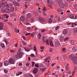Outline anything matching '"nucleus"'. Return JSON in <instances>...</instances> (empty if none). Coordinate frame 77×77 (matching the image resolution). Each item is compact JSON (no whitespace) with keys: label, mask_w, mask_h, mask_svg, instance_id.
Wrapping results in <instances>:
<instances>
[{"label":"nucleus","mask_w":77,"mask_h":77,"mask_svg":"<svg viewBox=\"0 0 77 77\" xmlns=\"http://www.w3.org/2000/svg\"><path fill=\"white\" fill-rule=\"evenodd\" d=\"M48 2L49 4H50V5H51L53 4V2L51 0H48Z\"/></svg>","instance_id":"nucleus-22"},{"label":"nucleus","mask_w":77,"mask_h":77,"mask_svg":"<svg viewBox=\"0 0 77 77\" xmlns=\"http://www.w3.org/2000/svg\"><path fill=\"white\" fill-rule=\"evenodd\" d=\"M26 16L28 18H29L32 17V14L31 13L28 14L26 15Z\"/></svg>","instance_id":"nucleus-14"},{"label":"nucleus","mask_w":77,"mask_h":77,"mask_svg":"<svg viewBox=\"0 0 77 77\" xmlns=\"http://www.w3.org/2000/svg\"><path fill=\"white\" fill-rule=\"evenodd\" d=\"M75 69L74 70V71H73L72 72V75H74V74H75Z\"/></svg>","instance_id":"nucleus-60"},{"label":"nucleus","mask_w":77,"mask_h":77,"mask_svg":"<svg viewBox=\"0 0 77 77\" xmlns=\"http://www.w3.org/2000/svg\"><path fill=\"white\" fill-rule=\"evenodd\" d=\"M57 2H58V3H59L62 2V0H57Z\"/></svg>","instance_id":"nucleus-48"},{"label":"nucleus","mask_w":77,"mask_h":77,"mask_svg":"<svg viewBox=\"0 0 77 77\" xmlns=\"http://www.w3.org/2000/svg\"><path fill=\"white\" fill-rule=\"evenodd\" d=\"M1 10L2 13H3V14L5 13L6 11H5V10H4L3 9H2Z\"/></svg>","instance_id":"nucleus-26"},{"label":"nucleus","mask_w":77,"mask_h":77,"mask_svg":"<svg viewBox=\"0 0 77 77\" xmlns=\"http://www.w3.org/2000/svg\"><path fill=\"white\" fill-rule=\"evenodd\" d=\"M70 18H71V19H74V15L73 14H70Z\"/></svg>","instance_id":"nucleus-13"},{"label":"nucleus","mask_w":77,"mask_h":77,"mask_svg":"<svg viewBox=\"0 0 77 77\" xmlns=\"http://www.w3.org/2000/svg\"><path fill=\"white\" fill-rule=\"evenodd\" d=\"M4 71L5 72V73H8V70H7V69H5L4 70Z\"/></svg>","instance_id":"nucleus-43"},{"label":"nucleus","mask_w":77,"mask_h":77,"mask_svg":"<svg viewBox=\"0 0 77 77\" xmlns=\"http://www.w3.org/2000/svg\"><path fill=\"white\" fill-rule=\"evenodd\" d=\"M20 20H21V21H24V20L25 19V18L24 16H22L20 17Z\"/></svg>","instance_id":"nucleus-10"},{"label":"nucleus","mask_w":77,"mask_h":77,"mask_svg":"<svg viewBox=\"0 0 77 77\" xmlns=\"http://www.w3.org/2000/svg\"><path fill=\"white\" fill-rule=\"evenodd\" d=\"M34 56H35V55H34V54H31L30 56H31V57H34Z\"/></svg>","instance_id":"nucleus-57"},{"label":"nucleus","mask_w":77,"mask_h":77,"mask_svg":"<svg viewBox=\"0 0 77 77\" xmlns=\"http://www.w3.org/2000/svg\"><path fill=\"white\" fill-rule=\"evenodd\" d=\"M68 39V37H66L64 38V41H67Z\"/></svg>","instance_id":"nucleus-37"},{"label":"nucleus","mask_w":77,"mask_h":77,"mask_svg":"<svg viewBox=\"0 0 77 77\" xmlns=\"http://www.w3.org/2000/svg\"><path fill=\"white\" fill-rule=\"evenodd\" d=\"M50 53H52V52H53V49L51 48L50 49Z\"/></svg>","instance_id":"nucleus-52"},{"label":"nucleus","mask_w":77,"mask_h":77,"mask_svg":"<svg viewBox=\"0 0 77 77\" xmlns=\"http://www.w3.org/2000/svg\"><path fill=\"white\" fill-rule=\"evenodd\" d=\"M77 57L75 56L72 57L71 60L73 62V63L74 65H75L77 63Z\"/></svg>","instance_id":"nucleus-2"},{"label":"nucleus","mask_w":77,"mask_h":77,"mask_svg":"<svg viewBox=\"0 0 77 77\" xmlns=\"http://www.w3.org/2000/svg\"><path fill=\"white\" fill-rule=\"evenodd\" d=\"M45 29H43L42 30V32H45Z\"/></svg>","instance_id":"nucleus-59"},{"label":"nucleus","mask_w":77,"mask_h":77,"mask_svg":"<svg viewBox=\"0 0 77 77\" xmlns=\"http://www.w3.org/2000/svg\"><path fill=\"white\" fill-rule=\"evenodd\" d=\"M9 62L10 63H11V64H15V60L14 58H11L9 60Z\"/></svg>","instance_id":"nucleus-3"},{"label":"nucleus","mask_w":77,"mask_h":77,"mask_svg":"<svg viewBox=\"0 0 77 77\" xmlns=\"http://www.w3.org/2000/svg\"><path fill=\"white\" fill-rule=\"evenodd\" d=\"M43 14L44 16H46V13H45V12H43Z\"/></svg>","instance_id":"nucleus-53"},{"label":"nucleus","mask_w":77,"mask_h":77,"mask_svg":"<svg viewBox=\"0 0 77 77\" xmlns=\"http://www.w3.org/2000/svg\"><path fill=\"white\" fill-rule=\"evenodd\" d=\"M74 8L76 9L77 10V6L76 5H74Z\"/></svg>","instance_id":"nucleus-47"},{"label":"nucleus","mask_w":77,"mask_h":77,"mask_svg":"<svg viewBox=\"0 0 77 77\" xmlns=\"http://www.w3.org/2000/svg\"><path fill=\"white\" fill-rule=\"evenodd\" d=\"M55 45H60V43L59 42H57L55 43Z\"/></svg>","instance_id":"nucleus-31"},{"label":"nucleus","mask_w":77,"mask_h":77,"mask_svg":"<svg viewBox=\"0 0 77 77\" xmlns=\"http://www.w3.org/2000/svg\"><path fill=\"white\" fill-rule=\"evenodd\" d=\"M58 20L59 22L60 21V17H58Z\"/></svg>","instance_id":"nucleus-51"},{"label":"nucleus","mask_w":77,"mask_h":77,"mask_svg":"<svg viewBox=\"0 0 77 77\" xmlns=\"http://www.w3.org/2000/svg\"><path fill=\"white\" fill-rule=\"evenodd\" d=\"M3 29V26H0V30H2Z\"/></svg>","instance_id":"nucleus-46"},{"label":"nucleus","mask_w":77,"mask_h":77,"mask_svg":"<svg viewBox=\"0 0 77 77\" xmlns=\"http://www.w3.org/2000/svg\"><path fill=\"white\" fill-rule=\"evenodd\" d=\"M31 63L32 64V67H33V66H34V65H35V62L32 61L31 62Z\"/></svg>","instance_id":"nucleus-35"},{"label":"nucleus","mask_w":77,"mask_h":77,"mask_svg":"<svg viewBox=\"0 0 77 77\" xmlns=\"http://www.w3.org/2000/svg\"><path fill=\"white\" fill-rule=\"evenodd\" d=\"M19 65H20V66H22V63H19Z\"/></svg>","instance_id":"nucleus-64"},{"label":"nucleus","mask_w":77,"mask_h":77,"mask_svg":"<svg viewBox=\"0 0 77 77\" xmlns=\"http://www.w3.org/2000/svg\"><path fill=\"white\" fill-rule=\"evenodd\" d=\"M49 58H50V57H48V58H47L45 59V62H48V63H50V60H48L47 61V60Z\"/></svg>","instance_id":"nucleus-19"},{"label":"nucleus","mask_w":77,"mask_h":77,"mask_svg":"<svg viewBox=\"0 0 77 77\" xmlns=\"http://www.w3.org/2000/svg\"><path fill=\"white\" fill-rule=\"evenodd\" d=\"M16 14L15 13H13L10 15L11 17H16Z\"/></svg>","instance_id":"nucleus-20"},{"label":"nucleus","mask_w":77,"mask_h":77,"mask_svg":"<svg viewBox=\"0 0 77 77\" xmlns=\"http://www.w3.org/2000/svg\"><path fill=\"white\" fill-rule=\"evenodd\" d=\"M0 45L2 48H5V45L4 44L2 43Z\"/></svg>","instance_id":"nucleus-17"},{"label":"nucleus","mask_w":77,"mask_h":77,"mask_svg":"<svg viewBox=\"0 0 77 77\" xmlns=\"http://www.w3.org/2000/svg\"><path fill=\"white\" fill-rule=\"evenodd\" d=\"M56 20L55 19L53 20V23H56Z\"/></svg>","instance_id":"nucleus-63"},{"label":"nucleus","mask_w":77,"mask_h":77,"mask_svg":"<svg viewBox=\"0 0 77 77\" xmlns=\"http://www.w3.org/2000/svg\"><path fill=\"white\" fill-rule=\"evenodd\" d=\"M4 5L5 6H4V7L5 8V6H6V7H7V8H9V5L8 4H7V2H4Z\"/></svg>","instance_id":"nucleus-12"},{"label":"nucleus","mask_w":77,"mask_h":77,"mask_svg":"<svg viewBox=\"0 0 77 77\" xmlns=\"http://www.w3.org/2000/svg\"><path fill=\"white\" fill-rule=\"evenodd\" d=\"M5 19V18L4 17H2V20H4Z\"/></svg>","instance_id":"nucleus-62"},{"label":"nucleus","mask_w":77,"mask_h":77,"mask_svg":"<svg viewBox=\"0 0 77 77\" xmlns=\"http://www.w3.org/2000/svg\"><path fill=\"white\" fill-rule=\"evenodd\" d=\"M59 6L61 8H64V4L63 2H61L59 3Z\"/></svg>","instance_id":"nucleus-6"},{"label":"nucleus","mask_w":77,"mask_h":77,"mask_svg":"<svg viewBox=\"0 0 77 77\" xmlns=\"http://www.w3.org/2000/svg\"><path fill=\"white\" fill-rule=\"evenodd\" d=\"M31 33H26V34H25V36H28V35H30Z\"/></svg>","instance_id":"nucleus-44"},{"label":"nucleus","mask_w":77,"mask_h":77,"mask_svg":"<svg viewBox=\"0 0 77 77\" xmlns=\"http://www.w3.org/2000/svg\"><path fill=\"white\" fill-rule=\"evenodd\" d=\"M40 49H44V46H42L40 47Z\"/></svg>","instance_id":"nucleus-55"},{"label":"nucleus","mask_w":77,"mask_h":77,"mask_svg":"<svg viewBox=\"0 0 77 77\" xmlns=\"http://www.w3.org/2000/svg\"><path fill=\"white\" fill-rule=\"evenodd\" d=\"M34 14H35V15L37 16V15H39V13H38V11H35L34 12Z\"/></svg>","instance_id":"nucleus-32"},{"label":"nucleus","mask_w":77,"mask_h":77,"mask_svg":"<svg viewBox=\"0 0 77 77\" xmlns=\"http://www.w3.org/2000/svg\"><path fill=\"white\" fill-rule=\"evenodd\" d=\"M10 11L11 12H14V7L11 8Z\"/></svg>","instance_id":"nucleus-28"},{"label":"nucleus","mask_w":77,"mask_h":77,"mask_svg":"<svg viewBox=\"0 0 77 77\" xmlns=\"http://www.w3.org/2000/svg\"><path fill=\"white\" fill-rule=\"evenodd\" d=\"M13 4L16 6H20V4L17 2H13Z\"/></svg>","instance_id":"nucleus-5"},{"label":"nucleus","mask_w":77,"mask_h":77,"mask_svg":"<svg viewBox=\"0 0 77 77\" xmlns=\"http://www.w3.org/2000/svg\"><path fill=\"white\" fill-rule=\"evenodd\" d=\"M35 32H32L31 34V37H34V36H35Z\"/></svg>","instance_id":"nucleus-24"},{"label":"nucleus","mask_w":77,"mask_h":77,"mask_svg":"<svg viewBox=\"0 0 77 77\" xmlns=\"http://www.w3.org/2000/svg\"><path fill=\"white\" fill-rule=\"evenodd\" d=\"M28 77H33V76H32V75L30 74H29L28 75Z\"/></svg>","instance_id":"nucleus-49"},{"label":"nucleus","mask_w":77,"mask_h":77,"mask_svg":"<svg viewBox=\"0 0 77 77\" xmlns=\"http://www.w3.org/2000/svg\"><path fill=\"white\" fill-rule=\"evenodd\" d=\"M38 69L37 68H35L33 71V72L34 74H36L37 73V72H38Z\"/></svg>","instance_id":"nucleus-8"},{"label":"nucleus","mask_w":77,"mask_h":77,"mask_svg":"<svg viewBox=\"0 0 77 77\" xmlns=\"http://www.w3.org/2000/svg\"><path fill=\"white\" fill-rule=\"evenodd\" d=\"M7 10L6 11V12L7 13H10L11 12V11H10L9 10V9L7 8Z\"/></svg>","instance_id":"nucleus-36"},{"label":"nucleus","mask_w":77,"mask_h":77,"mask_svg":"<svg viewBox=\"0 0 77 77\" xmlns=\"http://www.w3.org/2000/svg\"><path fill=\"white\" fill-rule=\"evenodd\" d=\"M40 69H41V70H42V71H44V69H45V67H44V66H43L40 67Z\"/></svg>","instance_id":"nucleus-16"},{"label":"nucleus","mask_w":77,"mask_h":77,"mask_svg":"<svg viewBox=\"0 0 77 77\" xmlns=\"http://www.w3.org/2000/svg\"><path fill=\"white\" fill-rule=\"evenodd\" d=\"M22 37L24 40H26V37H25L24 36H23Z\"/></svg>","instance_id":"nucleus-56"},{"label":"nucleus","mask_w":77,"mask_h":77,"mask_svg":"<svg viewBox=\"0 0 77 77\" xmlns=\"http://www.w3.org/2000/svg\"><path fill=\"white\" fill-rule=\"evenodd\" d=\"M63 52L64 53L66 52V48H64L62 49Z\"/></svg>","instance_id":"nucleus-30"},{"label":"nucleus","mask_w":77,"mask_h":77,"mask_svg":"<svg viewBox=\"0 0 77 77\" xmlns=\"http://www.w3.org/2000/svg\"><path fill=\"white\" fill-rule=\"evenodd\" d=\"M70 46H72V45H74V41H72L70 42Z\"/></svg>","instance_id":"nucleus-18"},{"label":"nucleus","mask_w":77,"mask_h":77,"mask_svg":"<svg viewBox=\"0 0 77 77\" xmlns=\"http://www.w3.org/2000/svg\"><path fill=\"white\" fill-rule=\"evenodd\" d=\"M5 66H8L9 65V62L8 60L5 61L4 62Z\"/></svg>","instance_id":"nucleus-9"},{"label":"nucleus","mask_w":77,"mask_h":77,"mask_svg":"<svg viewBox=\"0 0 77 77\" xmlns=\"http://www.w3.org/2000/svg\"><path fill=\"white\" fill-rule=\"evenodd\" d=\"M35 67H37V68H39V65L38 64H36L35 65Z\"/></svg>","instance_id":"nucleus-45"},{"label":"nucleus","mask_w":77,"mask_h":77,"mask_svg":"<svg viewBox=\"0 0 77 77\" xmlns=\"http://www.w3.org/2000/svg\"><path fill=\"white\" fill-rule=\"evenodd\" d=\"M22 43L24 45H26V42H24L23 41H22Z\"/></svg>","instance_id":"nucleus-38"},{"label":"nucleus","mask_w":77,"mask_h":77,"mask_svg":"<svg viewBox=\"0 0 77 77\" xmlns=\"http://www.w3.org/2000/svg\"><path fill=\"white\" fill-rule=\"evenodd\" d=\"M49 43L51 46H52V47H53L54 46V45H53V42H52V41H50L49 42Z\"/></svg>","instance_id":"nucleus-21"},{"label":"nucleus","mask_w":77,"mask_h":77,"mask_svg":"<svg viewBox=\"0 0 77 77\" xmlns=\"http://www.w3.org/2000/svg\"><path fill=\"white\" fill-rule=\"evenodd\" d=\"M62 33L63 35H66L68 33V30L66 29H65L62 32Z\"/></svg>","instance_id":"nucleus-7"},{"label":"nucleus","mask_w":77,"mask_h":77,"mask_svg":"<svg viewBox=\"0 0 77 77\" xmlns=\"http://www.w3.org/2000/svg\"><path fill=\"white\" fill-rule=\"evenodd\" d=\"M10 51L12 53H15V51H13L11 50H10Z\"/></svg>","instance_id":"nucleus-54"},{"label":"nucleus","mask_w":77,"mask_h":77,"mask_svg":"<svg viewBox=\"0 0 77 77\" xmlns=\"http://www.w3.org/2000/svg\"><path fill=\"white\" fill-rule=\"evenodd\" d=\"M66 69L67 71H68L69 69V68L68 67V66H66Z\"/></svg>","instance_id":"nucleus-41"},{"label":"nucleus","mask_w":77,"mask_h":77,"mask_svg":"<svg viewBox=\"0 0 77 77\" xmlns=\"http://www.w3.org/2000/svg\"><path fill=\"white\" fill-rule=\"evenodd\" d=\"M17 54L16 55V57L18 59H20L22 57L23 55H24V54L22 52L19 51L17 52Z\"/></svg>","instance_id":"nucleus-1"},{"label":"nucleus","mask_w":77,"mask_h":77,"mask_svg":"<svg viewBox=\"0 0 77 77\" xmlns=\"http://www.w3.org/2000/svg\"><path fill=\"white\" fill-rule=\"evenodd\" d=\"M63 57L64 59H66V55H63Z\"/></svg>","instance_id":"nucleus-39"},{"label":"nucleus","mask_w":77,"mask_h":77,"mask_svg":"<svg viewBox=\"0 0 77 77\" xmlns=\"http://www.w3.org/2000/svg\"><path fill=\"white\" fill-rule=\"evenodd\" d=\"M0 26H4V23H2V22H0Z\"/></svg>","instance_id":"nucleus-34"},{"label":"nucleus","mask_w":77,"mask_h":77,"mask_svg":"<svg viewBox=\"0 0 77 77\" xmlns=\"http://www.w3.org/2000/svg\"><path fill=\"white\" fill-rule=\"evenodd\" d=\"M24 49L26 51H29L30 50H29V49L27 48V47H25L24 48Z\"/></svg>","instance_id":"nucleus-15"},{"label":"nucleus","mask_w":77,"mask_h":77,"mask_svg":"<svg viewBox=\"0 0 77 77\" xmlns=\"http://www.w3.org/2000/svg\"><path fill=\"white\" fill-rule=\"evenodd\" d=\"M38 20L40 21H41V22H42V23H44V22H45V19L41 17H38Z\"/></svg>","instance_id":"nucleus-4"},{"label":"nucleus","mask_w":77,"mask_h":77,"mask_svg":"<svg viewBox=\"0 0 77 77\" xmlns=\"http://www.w3.org/2000/svg\"><path fill=\"white\" fill-rule=\"evenodd\" d=\"M72 50L73 51H77V48L75 47L73 48Z\"/></svg>","instance_id":"nucleus-27"},{"label":"nucleus","mask_w":77,"mask_h":77,"mask_svg":"<svg viewBox=\"0 0 77 77\" xmlns=\"http://www.w3.org/2000/svg\"><path fill=\"white\" fill-rule=\"evenodd\" d=\"M46 44H47V45H49V42H48V40H47L46 41Z\"/></svg>","instance_id":"nucleus-40"},{"label":"nucleus","mask_w":77,"mask_h":77,"mask_svg":"<svg viewBox=\"0 0 77 77\" xmlns=\"http://www.w3.org/2000/svg\"><path fill=\"white\" fill-rule=\"evenodd\" d=\"M43 11H45V12L46 11H47V10H46V8H43Z\"/></svg>","instance_id":"nucleus-50"},{"label":"nucleus","mask_w":77,"mask_h":77,"mask_svg":"<svg viewBox=\"0 0 77 77\" xmlns=\"http://www.w3.org/2000/svg\"><path fill=\"white\" fill-rule=\"evenodd\" d=\"M48 22L49 23H50L51 24L52 23V20H51V19L49 18V20H48Z\"/></svg>","instance_id":"nucleus-23"},{"label":"nucleus","mask_w":77,"mask_h":77,"mask_svg":"<svg viewBox=\"0 0 77 77\" xmlns=\"http://www.w3.org/2000/svg\"><path fill=\"white\" fill-rule=\"evenodd\" d=\"M42 36V35L40 33H38V34L37 35V38L39 39H41V36Z\"/></svg>","instance_id":"nucleus-11"},{"label":"nucleus","mask_w":77,"mask_h":77,"mask_svg":"<svg viewBox=\"0 0 77 77\" xmlns=\"http://www.w3.org/2000/svg\"><path fill=\"white\" fill-rule=\"evenodd\" d=\"M34 51H36L37 50H36V46H34Z\"/></svg>","instance_id":"nucleus-42"},{"label":"nucleus","mask_w":77,"mask_h":77,"mask_svg":"<svg viewBox=\"0 0 77 77\" xmlns=\"http://www.w3.org/2000/svg\"><path fill=\"white\" fill-rule=\"evenodd\" d=\"M14 30L16 32H17V29L16 28H14Z\"/></svg>","instance_id":"nucleus-58"},{"label":"nucleus","mask_w":77,"mask_h":77,"mask_svg":"<svg viewBox=\"0 0 77 77\" xmlns=\"http://www.w3.org/2000/svg\"><path fill=\"white\" fill-rule=\"evenodd\" d=\"M31 22H33V21H34V20L33 19H31Z\"/></svg>","instance_id":"nucleus-61"},{"label":"nucleus","mask_w":77,"mask_h":77,"mask_svg":"<svg viewBox=\"0 0 77 77\" xmlns=\"http://www.w3.org/2000/svg\"><path fill=\"white\" fill-rule=\"evenodd\" d=\"M74 32L75 33H77V28H75L74 29Z\"/></svg>","instance_id":"nucleus-33"},{"label":"nucleus","mask_w":77,"mask_h":77,"mask_svg":"<svg viewBox=\"0 0 77 77\" xmlns=\"http://www.w3.org/2000/svg\"><path fill=\"white\" fill-rule=\"evenodd\" d=\"M60 28V26H58L56 27L55 30L56 31L58 30H59V29Z\"/></svg>","instance_id":"nucleus-25"},{"label":"nucleus","mask_w":77,"mask_h":77,"mask_svg":"<svg viewBox=\"0 0 77 77\" xmlns=\"http://www.w3.org/2000/svg\"><path fill=\"white\" fill-rule=\"evenodd\" d=\"M57 11L59 12H62V10L60 8H59L57 9Z\"/></svg>","instance_id":"nucleus-29"}]
</instances>
